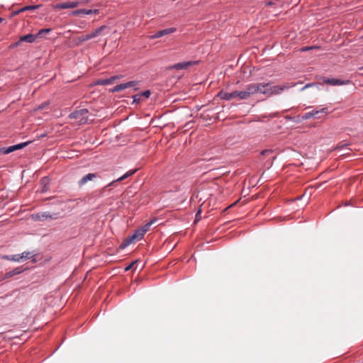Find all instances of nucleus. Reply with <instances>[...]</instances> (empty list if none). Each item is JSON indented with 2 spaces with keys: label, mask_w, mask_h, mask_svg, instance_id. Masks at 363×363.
Returning a JSON list of instances; mask_svg holds the SVG:
<instances>
[{
  "label": "nucleus",
  "mask_w": 363,
  "mask_h": 363,
  "mask_svg": "<svg viewBox=\"0 0 363 363\" xmlns=\"http://www.w3.org/2000/svg\"><path fill=\"white\" fill-rule=\"evenodd\" d=\"M89 1H90V0L65 1V2L57 4L55 6V9H74V8L77 7L81 4L88 3Z\"/></svg>",
  "instance_id": "obj_6"
},
{
  "label": "nucleus",
  "mask_w": 363,
  "mask_h": 363,
  "mask_svg": "<svg viewBox=\"0 0 363 363\" xmlns=\"http://www.w3.org/2000/svg\"><path fill=\"white\" fill-rule=\"evenodd\" d=\"M96 177V174L94 173H89L86 175H84L79 181V185L80 186L84 185L86 182L93 180L94 178Z\"/></svg>",
  "instance_id": "obj_14"
},
{
  "label": "nucleus",
  "mask_w": 363,
  "mask_h": 363,
  "mask_svg": "<svg viewBox=\"0 0 363 363\" xmlns=\"http://www.w3.org/2000/svg\"><path fill=\"white\" fill-rule=\"evenodd\" d=\"M322 113H324L325 115L328 114V108H315L312 110L311 111L306 112L302 116V119L308 120L311 118H320V114Z\"/></svg>",
  "instance_id": "obj_7"
},
{
  "label": "nucleus",
  "mask_w": 363,
  "mask_h": 363,
  "mask_svg": "<svg viewBox=\"0 0 363 363\" xmlns=\"http://www.w3.org/2000/svg\"><path fill=\"white\" fill-rule=\"evenodd\" d=\"M140 94H136L135 96H133V102L135 103H138L140 100Z\"/></svg>",
  "instance_id": "obj_30"
},
{
  "label": "nucleus",
  "mask_w": 363,
  "mask_h": 363,
  "mask_svg": "<svg viewBox=\"0 0 363 363\" xmlns=\"http://www.w3.org/2000/svg\"><path fill=\"white\" fill-rule=\"evenodd\" d=\"M125 89H127L125 83H122V84H118V85L113 86L111 89V92H112V93L118 92V91H121L124 90Z\"/></svg>",
  "instance_id": "obj_20"
},
{
  "label": "nucleus",
  "mask_w": 363,
  "mask_h": 363,
  "mask_svg": "<svg viewBox=\"0 0 363 363\" xmlns=\"http://www.w3.org/2000/svg\"><path fill=\"white\" fill-rule=\"evenodd\" d=\"M359 70H363V67L359 68Z\"/></svg>",
  "instance_id": "obj_41"
},
{
  "label": "nucleus",
  "mask_w": 363,
  "mask_h": 363,
  "mask_svg": "<svg viewBox=\"0 0 363 363\" xmlns=\"http://www.w3.org/2000/svg\"><path fill=\"white\" fill-rule=\"evenodd\" d=\"M31 217L35 221H42L48 219L56 220L59 218V213L51 214L50 213L45 211L33 214Z\"/></svg>",
  "instance_id": "obj_5"
},
{
  "label": "nucleus",
  "mask_w": 363,
  "mask_h": 363,
  "mask_svg": "<svg viewBox=\"0 0 363 363\" xmlns=\"http://www.w3.org/2000/svg\"><path fill=\"white\" fill-rule=\"evenodd\" d=\"M11 259L13 261H15V262H19L21 259V255H14L12 256V258Z\"/></svg>",
  "instance_id": "obj_28"
},
{
  "label": "nucleus",
  "mask_w": 363,
  "mask_h": 363,
  "mask_svg": "<svg viewBox=\"0 0 363 363\" xmlns=\"http://www.w3.org/2000/svg\"><path fill=\"white\" fill-rule=\"evenodd\" d=\"M177 29L175 28H168L163 30H160V34L161 37L174 33L176 32Z\"/></svg>",
  "instance_id": "obj_18"
},
{
  "label": "nucleus",
  "mask_w": 363,
  "mask_h": 363,
  "mask_svg": "<svg viewBox=\"0 0 363 363\" xmlns=\"http://www.w3.org/2000/svg\"><path fill=\"white\" fill-rule=\"evenodd\" d=\"M272 151L271 150H264L262 151L261 154L263 155H265L267 154L272 153Z\"/></svg>",
  "instance_id": "obj_34"
},
{
  "label": "nucleus",
  "mask_w": 363,
  "mask_h": 363,
  "mask_svg": "<svg viewBox=\"0 0 363 363\" xmlns=\"http://www.w3.org/2000/svg\"><path fill=\"white\" fill-rule=\"evenodd\" d=\"M201 213V210L199 209V211L196 214V220H197L199 219V217L200 216Z\"/></svg>",
  "instance_id": "obj_37"
},
{
  "label": "nucleus",
  "mask_w": 363,
  "mask_h": 363,
  "mask_svg": "<svg viewBox=\"0 0 363 363\" xmlns=\"http://www.w3.org/2000/svg\"><path fill=\"white\" fill-rule=\"evenodd\" d=\"M136 172H137V169L129 170L125 174H123L121 177L118 178L115 182H121V181L125 179L126 178H128V177L134 174Z\"/></svg>",
  "instance_id": "obj_19"
},
{
  "label": "nucleus",
  "mask_w": 363,
  "mask_h": 363,
  "mask_svg": "<svg viewBox=\"0 0 363 363\" xmlns=\"http://www.w3.org/2000/svg\"><path fill=\"white\" fill-rule=\"evenodd\" d=\"M37 38L36 35L33 34H27L25 35H23L20 38V42H27L29 43H33Z\"/></svg>",
  "instance_id": "obj_16"
},
{
  "label": "nucleus",
  "mask_w": 363,
  "mask_h": 363,
  "mask_svg": "<svg viewBox=\"0 0 363 363\" xmlns=\"http://www.w3.org/2000/svg\"><path fill=\"white\" fill-rule=\"evenodd\" d=\"M88 113L89 111L86 108H82L71 113L69 117L72 119H76L80 124H84L88 121Z\"/></svg>",
  "instance_id": "obj_3"
},
{
  "label": "nucleus",
  "mask_w": 363,
  "mask_h": 363,
  "mask_svg": "<svg viewBox=\"0 0 363 363\" xmlns=\"http://www.w3.org/2000/svg\"><path fill=\"white\" fill-rule=\"evenodd\" d=\"M49 105V103L48 102H45L44 104L40 105L38 108V109H43L46 106Z\"/></svg>",
  "instance_id": "obj_33"
},
{
  "label": "nucleus",
  "mask_w": 363,
  "mask_h": 363,
  "mask_svg": "<svg viewBox=\"0 0 363 363\" xmlns=\"http://www.w3.org/2000/svg\"><path fill=\"white\" fill-rule=\"evenodd\" d=\"M313 48V47H304L301 49V51H307V50H311Z\"/></svg>",
  "instance_id": "obj_36"
},
{
  "label": "nucleus",
  "mask_w": 363,
  "mask_h": 363,
  "mask_svg": "<svg viewBox=\"0 0 363 363\" xmlns=\"http://www.w3.org/2000/svg\"><path fill=\"white\" fill-rule=\"evenodd\" d=\"M121 77L119 75L112 76L110 78L107 79H99L96 81V85H108L112 84L115 80L119 79Z\"/></svg>",
  "instance_id": "obj_13"
},
{
  "label": "nucleus",
  "mask_w": 363,
  "mask_h": 363,
  "mask_svg": "<svg viewBox=\"0 0 363 363\" xmlns=\"http://www.w3.org/2000/svg\"><path fill=\"white\" fill-rule=\"evenodd\" d=\"M256 89L254 84H250L247 86L246 89L243 91H234L232 92H227L221 90L218 92L217 96L223 100L230 101L234 99H238L240 100L247 99L251 96L255 94Z\"/></svg>",
  "instance_id": "obj_1"
},
{
  "label": "nucleus",
  "mask_w": 363,
  "mask_h": 363,
  "mask_svg": "<svg viewBox=\"0 0 363 363\" xmlns=\"http://www.w3.org/2000/svg\"><path fill=\"white\" fill-rule=\"evenodd\" d=\"M136 262H133L132 263H130L129 265H128L125 268V271L127 272L128 270H130L133 266L135 264Z\"/></svg>",
  "instance_id": "obj_32"
},
{
  "label": "nucleus",
  "mask_w": 363,
  "mask_h": 363,
  "mask_svg": "<svg viewBox=\"0 0 363 363\" xmlns=\"http://www.w3.org/2000/svg\"><path fill=\"white\" fill-rule=\"evenodd\" d=\"M106 28H107L106 26H105V25L101 26L99 28L92 30L91 33H88L86 35L79 36L77 38V40H78L79 43H84L85 41H87V40H91V39L94 38H96Z\"/></svg>",
  "instance_id": "obj_4"
},
{
  "label": "nucleus",
  "mask_w": 363,
  "mask_h": 363,
  "mask_svg": "<svg viewBox=\"0 0 363 363\" xmlns=\"http://www.w3.org/2000/svg\"><path fill=\"white\" fill-rule=\"evenodd\" d=\"M161 38V35L160 34V30L156 32L154 35L150 36V39H156V38Z\"/></svg>",
  "instance_id": "obj_29"
},
{
  "label": "nucleus",
  "mask_w": 363,
  "mask_h": 363,
  "mask_svg": "<svg viewBox=\"0 0 363 363\" xmlns=\"http://www.w3.org/2000/svg\"><path fill=\"white\" fill-rule=\"evenodd\" d=\"M312 86V84H307L305 86L303 87V90L308 88V87H310Z\"/></svg>",
  "instance_id": "obj_38"
},
{
  "label": "nucleus",
  "mask_w": 363,
  "mask_h": 363,
  "mask_svg": "<svg viewBox=\"0 0 363 363\" xmlns=\"http://www.w3.org/2000/svg\"><path fill=\"white\" fill-rule=\"evenodd\" d=\"M114 182L109 183L108 186H111Z\"/></svg>",
  "instance_id": "obj_43"
},
{
  "label": "nucleus",
  "mask_w": 363,
  "mask_h": 363,
  "mask_svg": "<svg viewBox=\"0 0 363 363\" xmlns=\"http://www.w3.org/2000/svg\"><path fill=\"white\" fill-rule=\"evenodd\" d=\"M274 3L273 1H267V2H266V3H265V6H272V5H274Z\"/></svg>",
  "instance_id": "obj_35"
},
{
  "label": "nucleus",
  "mask_w": 363,
  "mask_h": 363,
  "mask_svg": "<svg viewBox=\"0 0 363 363\" xmlns=\"http://www.w3.org/2000/svg\"><path fill=\"white\" fill-rule=\"evenodd\" d=\"M99 9H77V10L73 11L71 13V15L77 16H79V15H82V14H83V15H90V14H99Z\"/></svg>",
  "instance_id": "obj_12"
},
{
  "label": "nucleus",
  "mask_w": 363,
  "mask_h": 363,
  "mask_svg": "<svg viewBox=\"0 0 363 363\" xmlns=\"http://www.w3.org/2000/svg\"><path fill=\"white\" fill-rule=\"evenodd\" d=\"M47 180H48V179H47V178H46V177H43V178L42 179V182H45V181H47Z\"/></svg>",
  "instance_id": "obj_39"
},
{
  "label": "nucleus",
  "mask_w": 363,
  "mask_h": 363,
  "mask_svg": "<svg viewBox=\"0 0 363 363\" xmlns=\"http://www.w3.org/2000/svg\"><path fill=\"white\" fill-rule=\"evenodd\" d=\"M4 21V19L1 17H0V23H2Z\"/></svg>",
  "instance_id": "obj_40"
},
{
  "label": "nucleus",
  "mask_w": 363,
  "mask_h": 363,
  "mask_svg": "<svg viewBox=\"0 0 363 363\" xmlns=\"http://www.w3.org/2000/svg\"><path fill=\"white\" fill-rule=\"evenodd\" d=\"M144 235L145 234L142 233V232L140 231V229L136 230L134 234L127 238L125 242L121 244V248L123 249L126 247L135 240H140L143 238Z\"/></svg>",
  "instance_id": "obj_8"
},
{
  "label": "nucleus",
  "mask_w": 363,
  "mask_h": 363,
  "mask_svg": "<svg viewBox=\"0 0 363 363\" xmlns=\"http://www.w3.org/2000/svg\"><path fill=\"white\" fill-rule=\"evenodd\" d=\"M40 7V5H30V6H24L14 12H13V16H16V15H18L22 12H24L26 11H32V10H35L37 9H38Z\"/></svg>",
  "instance_id": "obj_15"
},
{
  "label": "nucleus",
  "mask_w": 363,
  "mask_h": 363,
  "mask_svg": "<svg viewBox=\"0 0 363 363\" xmlns=\"http://www.w3.org/2000/svg\"><path fill=\"white\" fill-rule=\"evenodd\" d=\"M31 143V141H27L25 143H21L17 145H14L8 147H3L0 149V152H3L4 154H9L15 150H20L24 147H26L28 145Z\"/></svg>",
  "instance_id": "obj_10"
},
{
  "label": "nucleus",
  "mask_w": 363,
  "mask_h": 363,
  "mask_svg": "<svg viewBox=\"0 0 363 363\" xmlns=\"http://www.w3.org/2000/svg\"><path fill=\"white\" fill-rule=\"evenodd\" d=\"M139 84H140L139 81H130V82H125L126 88L127 89L131 88L134 91H137L139 89V88H140Z\"/></svg>",
  "instance_id": "obj_17"
},
{
  "label": "nucleus",
  "mask_w": 363,
  "mask_h": 363,
  "mask_svg": "<svg viewBox=\"0 0 363 363\" xmlns=\"http://www.w3.org/2000/svg\"><path fill=\"white\" fill-rule=\"evenodd\" d=\"M254 84L256 89H258L255 91V94L261 93L269 96L279 94L285 89L289 88L286 85L271 86L269 83H257Z\"/></svg>",
  "instance_id": "obj_2"
},
{
  "label": "nucleus",
  "mask_w": 363,
  "mask_h": 363,
  "mask_svg": "<svg viewBox=\"0 0 363 363\" xmlns=\"http://www.w3.org/2000/svg\"><path fill=\"white\" fill-rule=\"evenodd\" d=\"M30 257V252H23L21 255V259H28Z\"/></svg>",
  "instance_id": "obj_25"
},
{
  "label": "nucleus",
  "mask_w": 363,
  "mask_h": 363,
  "mask_svg": "<svg viewBox=\"0 0 363 363\" xmlns=\"http://www.w3.org/2000/svg\"><path fill=\"white\" fill-rule=\"evenodd\" d=\"M25 269H26V268H24L23 267H16L12 270L13 275L15 276V275L19 274L22 273Z\"/></svg>",
  "instance_id": "obj_23"
},
{
  "label": "nucleus",
  "mask_w": 363,
  "mask_h": 363,
  "mask_svg": "<svg viewBox=\"0 0 363 363\" xmlns=\"http://www.w3.org/2000/svg\"><path fill=\"white\" fill-rule=\"evenodd\" d=\"M11 277H13L12 270L7 272L4 275L5 278H10Z\"/></svg>",
  "instance_id": "obj_31"
},
{
  "label": "nucleus",
  "mask_w": 363,
  "mask_h": 363,
  "mask_svg": "<svg viewBox=\"0 0 363 363\" xmlns=\"http://www.w3.org/2000/svg\"><path fill=\"white\" fill-rule=\"evenodd\" d=\"M197 63L196 61H188V62H182L171 65L168 67V69H186L189 67L196 65Z\"/></svg>",
  "instance_id": "obj_11"
},
{
  "label": "nucleus",
  "mask_w": 363,
  "mask_h": 363,
  "mask_svg": "<svg viewBox=\"0 0 363 363\" xmlns=\"http://www.w3.org/2000/svg\"><path fill=\"white\" fill-rule=\"evenodd\" d=\"M335 150H350V148H348V144L347 143H340L338 144L335 149Z\"/></svg>",
  "instance_id": "obj_22"
},
{
  "label": "nucleus",
  "mask_w": 363,
  "mask_h": 363,
  "mask_svg": "<svg viewBox=\"0 0 363 363\" xmlns=\"http://www.w3.org/2000/svg\"><path fill=\"white\" fill-rule=\"evenodd\" d=\"M140 96H145L146 98H148L150 96V91L149 90L144 91L139 94Z\"/></svg>",
  "instance_id": "obj_26"
},
{
  "label": "nucleus",
  "mask_w": 363,
  "mask_h": 363,
  "mask_svg": "<svg viewBox=\"0 0 363 363\" xmlns=\"http://www.w3.org/2000/svg\"><path fill=\"white\" fill-rule=\"evenodd\" d=\"M51 28H43L40 30L36 35L37 37H41L43 34L49 33L51 32Z\"/></svg>",
  "instance_id": "obj_24"
},
{
  "label": "nucleus",
  "mask_w": 363,
  "mask_h": 363,
  "mask_svg": "<svg viewBox=\"0 0 363 363\" xmlns=\"http://www.w3.org/2000/svg\"><path fill=\"white\" fill-rule=\"evenodd\" d=\"M21 42H20V39H19V40H18V41H16V43H13V44H11V45H9V48H11V49H13V48H17L18 46H19V45L21 44Z\"/></svg>",
  "instance_id": "obj_27"
},
{
  "label": "nucleus",
  "mask_w": 363,
  "mask_h": 363,
  "mask_svg": "<svg viewBox=\"0 0 363 363\" xmlns=\"http://www.w3.org/2000/svg\"><path fill=\"white\" fill-rule=\"evenodd\" d=\"M155 222V220H151L148 223H147L145 225H144L140 229V231L142 233L145 234L146 232H147L150 229L151 225Z\"/></svg>",
  "instance_id": "obj_21"
},
{
  "label": "nucleus",
  "mask_w": 363,
  "mask_h": 363,
  "mask_svg": "<svg viewBox=\"0 0 363 363\" xmlns=\"http://www.w3.org/2000/svg\"><path fill=\"white\" fill-rule=\"evenodd\" d=\"M323 82L331 86L347 85L352 83V82L349 79L342 80L335 78H324Z\"/></svg>",
  "instance_id": "obj_9"
},
{
  "label": "nucleus",
  "mask_w": 363,
  "mask_h": 363,
  "mask_svg": "<svg viewBox=\"0 0 363 363\" xmlns=\"http://www.w3.org/2000/svg\"><path fill=\"white\" fill-rule=\"evenodd\" d=\"M347 154H349V153L348 152H345V153L342 154V155H347Z\"/></svg>",
  "instance_id": "obj_42"
}]
</instances>
